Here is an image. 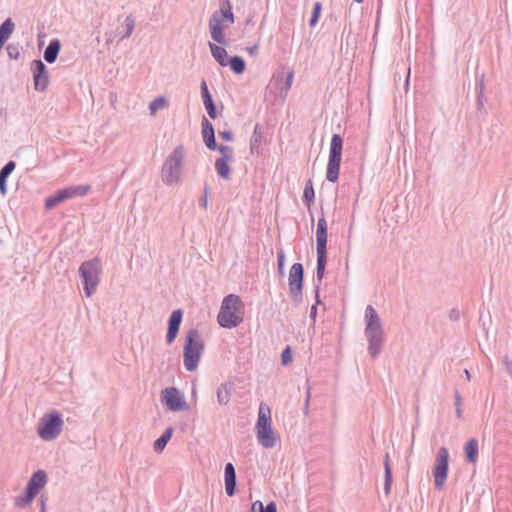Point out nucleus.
<instances>
[{
	"mask_svg": "<svg viewBox=\"0 0 512 512\" xmlns=\"http://www.w3.org/2000/svg\"><path fill=\"white\" fill-rule=\"evenodd\" d=\"M365 338L368 341V353L372 358H376L382 348L384 331L381 319L372 305L365 309Z\"/></svg>",
	"mask_w": 512,
	"mask_h": 512,
	"instance_id": "1",
	"label": "nucleus"
},
{
	"mask_svg": "<svg viewBox=\"0 0 512 512\" xmlns=\"http://www.w3.org/2000/svg\"><path fill=\"white\" fill-rule=\"evenodd\" d=\"M204 347V341L198 329L188 330L183 348V365L187 371L192 372L197 369Z\"/></svg>",
	"mask_w": 512,
	"mask_h": 512,
	"instance_id": "2",
	"label": "nucleus"
},
{
	"mask_svg": "<svg viewBox=\"0 0 512 512\" xmlns=\"http://www.w3.org/2000/svg\"><path fill=\"white\" fill-rule=\"evenodd\" d=\"M244 305L236 294H229L222 300L220 311L217 316L219 325L223 328L237 327L243 321L241 310Z\"/></svg>",
	"mask_w": 512,
	"mask_h": 512,
	"instance_id": "3",
	"label": "nucleus"
},
{
	"mask_svg": "<svg viewBox=\"0 0 512 512\" xmlns=\"http://www.w3.org/2000/svg\"><path fill=\"white\" fill-rule=\"evenodd\" d=\"M185 153L184 146L178 145L167 156L161 168V179L164 184L171 186L181 181Z\"/></svg>",
	"mask_w": 512,
	"mask_h": 512,
	"instance_id": "4",
	"label": "nucleus"
},
{
	"mask_svg": "<svg viewBox=\"0 0 512 512\" xmlns=\"http://www.w3.org/2000/svg\"><path fill=\"white\" fill-rule=\"evenodd\" d=\"M220 9L212 14L209 20L211 38L221 45H226L223 22L234 23V14L230 0H219Z\"/></svg>",
	"mask_w": 512,
	"mask_h": 512,
	"instance_id": "5",
	"label": "nucleus"
},
{
	"mask_svg": "<svg viewBox=\"0 0 512 512\" xmlns=\"http://www.w3.org/2000/svg\"><path fill=\"white\" fill-rule=\"evenodd\" d=\"M271 410L265 403H260L258 409V419L256 422V436L258 442L267 449L275 447L277 437L271 425Z\"/></svg>",
	"mask_w": 512,
	"mask_h": 512,
	"instance_id": "6",
	"label": "nucleus"
},
{
	"mask_svg": "<svg viewBox=\"0 0 512 512\" xmlns=\"http://www.w3.org/2000/svg\"><path fill=\"white\" fill-rule=\"evenodd\" d=\"M101 264L98 258L84 261L79 267V275L83 280L84 292L90 297L100 282Z\"/></svg>",
	"mask_w": 512,
	"mask_h": 512,
	"instance_id": "7",
	"label": "nucleus"
},
{
	"mask_svg": "<svg viewBox=\"0 0 512 512\" xmlns=\"http://www.w3.org/2000/svg\"><path fill=\"white\" fill-rule=\"evenodd\" d=\"M63 424L62 414L58 411L46 413L40 420L38 435L44 441L55 440L61 434Z\"/></svg>",
	"mask_w": 512,
	"mask_h": 512,
	"instance_id": "8",
	"label": "nucleus"
},
{
	"mask_svg": "<svg viewBox=\"0 0 512 512\" xmlns=\"http://www.w3.org/2000/svg\"><path fill=\"white\" fill-rule=\"evenodd\" d=\"M343 139L339 134H333L330 142L326 179L335 183L339 177Z\"/></svg>",
	"mask_w": 512,
	"mask_h": 512,
	"instance_id": "9",
	"label": "nucleus"
},
{
	"mask_svg": "<svg viewBox=\"0 0 512 512\" xmlns=\"http://www.w3.org/2000/svg\"><path fill=\"white\" fill-rule=\"evenodd\" d=\"M449 469V451L445 446L438 449L435 465L433 468V477L435 489L440 491L443 489L448 476Z\"/></svg>",
	"mask_w": 512,
	"mask_h": 512,
	"instance_id": "10",
	"label": "nucleus"
},
{
	"mask_svg": "<svg viewBox=\"0 0 512 512\" xmlns=\"http://www.w3.org/2000/svg\"><path fill=\"white\" fill-rule=\"evenodd\" d=\"M304 277V268L301 263H294L289 272V291L292 301L299 304L302 300V285Z\"/></svg>",
	"mask_w": 512,
	"mask_h": 512,
	"instance_id": "11",
	"label": "nucleus"
},
{
	"mask_svg": "<svg viewBox=\"0 0 512 512\" xmlns=\"http://www.w3.org/2000/svg\"><path fill=\"white\" fill-rule=\"evenodd\" d=\"M161 402L171 411L188 409L183 393L175 387H169L161 392Z\"/></svg>",
	"mask_w": 512,
	"mask_h": 512,
	"instance_id": "12",
	"label": "nucleus"
},
{
	"mask_svg": "<svg viewBox=\"0 0 512 512\" xmlns=\"http://www.w3.org/2000/svg\"><path fill=\"white\" fill-rule=\"evenodd\" d=\"M31 70L33 72L35 90L45 91L49 84V73L46 65L41 60H33Z\"/></svg>",
	"mask_w": 512,
	"mask_h": 512,
	"instance_id": "13",
	"label": "nucleus"
},
{
	"mask_svg": "<svg viewBox=\"0 0 512 512\" xmlns=\"http://www.w3.org/2000/svg\"><path fill=\"white\" fill-rule=\"evenodd\" d=\"M182 317L183 312L181 309L174 310L171 313L168 321V329L166 334V342L168 344L173 343L174 340L176 339L181 325Z\"/></svg>",
	"mask_w": 512,
	"mask_h": 512,
	"instance_id": "14",
	"label": "nucleus"
},
{
	"mask_svg": "<svg viewBox=\"0 0 512 512\" xmlns=\"http://www.w3.org/2000/svg\"><path fill=\"white\" fill-rule=\"evenodd\" d=\"M316 243L317 253H327V221L324 216L317 221Z\"/></svg>",
	"mask_w": 512,
	"mask_h": 512,
	"instance_id": "15",
	"label": "nucleus"
},
{
	"mask_svg": "<svg viewBox=\"0 0 512 512\" xmlns=\"http://www.w3.org/2000/svg\"><path fill=\"white\" fill-rule=\"evenodd\" d=\"M47 483V474L44 470H38L29 479L26 490L33 495H37L41 488Z\"/></svg>",
	"mask_w": 512,
	"mask_h": 512,
	"instance_id": "16",
	"label": "nucleus"
},
{
	"mask_svg": "<svg viewBox=\"0 0 512 512\" xmlns=\"http://www.w3.org/2000/svg\"><path fill=\"white\" fill-rule=\"evenodd\" d=\"M202 137L206 147L209 150H216L217 143L212 123L205 117H202Z\"/></svg>",
	"mask_w": 512,
	"mask_h": 512,
	"instance_id": "17",
	"label": "nucleus"
},
{
	"mask_svg": "<svg viewBox=\"0 0 512 512\" xmlns=\"http://www.w3.org/2000/svg\"><path fill=\"white\" fill-rule=\"evenodd\" d=\"M200 88L204 107L209 117L215 119L217 117V109L205 80H202Z\"/></svg>",
	"mask_w": 512,
	"mask_h": 512,
	"instance_id": "18",
	"label": "nucleus"
},
{
	"mask_svg": "<svg viewBox=\"0 0 512 512\" xmlns=\"http://www.w3.org/2000/svg\"><path fill=\"white\" fill-rule=\"evenodd\" d=\"M225 491L228 496H233L236 490V471L232 463H227L224 470Z\"/></svg>",
	"mask_w": 512,
	"mask_h": 512,
	"instance_id": "19",
	"label": "nucleus"
},
{
	"mask_svg": "<svg viewBox=\"0 0 512 512\" xmlns=\"http://www.w3.org/2000/svg\"><path fill=\"white\" fill-rule=\"evenodd\" d=\"M326 263H327V253H317L316 280H317L318 284L316 285V289H315L316 304H318L320 302L319 286L324 277Z\"/></svg>",
	"mask_w": 512,
	"mask_h": 512,
	"instance_id": "20",
	"label": "nucleus"
},
{
	"mask_svg": "<svg viewBox=\"0 0 512 512\" xmlns=\"http://www.w3.org/2000/svg\"><path fill=\"white\" fill-rule=\"evenodd\" d=\"M72 198L71 196V193L69 191V188H64V189H61V190H58L55 194H53L52 196L46 198L45 200V207L46 209H52L54 208L56 205H58L59 203L65 201V200H68Z\"/></svg>",
	"mask_w": 512,
	"mask_h": 512,
	"instance_id": "21",
	"label": "nucleus"
},
{
	"mask_svg": "<svg viewBox=\"0 0 512 512\" xmlns=\"http://www.w3.org/2000/svg\"><path fill=\"white\" fill-rule=\"evenodd\" d=\"M263 141V132L262 127L259 124H256L253 130V134L250 139V153L252 155L260 154V146Z\"/></svg>",
	"mask_w": 512,
	"mask_h": 512,
	"instance_id": "22",
	"label": "nucleus"
},
{
	"mask_svg": "<svg viewBox=\"0 0 512 512\" xmlns=\"http://www.w3.org/2000/svg\"><path fill=\"white\" fill-rule=\"evenodd\" d=\"M233 391V384L230 382L222 383L216 391L217 402L219 405H227L230 401L231 394Z\"/></svg>",
	"mask_w": 512,
	"mask_h": 512,
	"instance_id": "23",
	"label": "nucleus"
},
{
	"mask_svg": "<svg viewBox=\"0 0 512 512\" xmlns=\"http://www.w3.org/2000/svg\"><path fill=\"white\" fill-rule=\"evenodd\" d=\"M60 49H61L60 41L58 39L51 40L44 51L45 61L50 64L54 63L58 57Z\"/></svg>",
	"mask_w": 512,
	"mask_h": 512,
	"instance_id": "24",
	"label": "nucleus"
},
{
	"mask_svg": "<svg viewBox=\"0 0 512 512\" xmlns=\"http://www.w3.org/2000/svg\"><path fill=\"white\" fill-rule=\"evenodd\" d=\"M16 164L14 161H8L0 170V193L5 195L7 192L6 181L9 175L14 171Z\"/></svg>",
	"mask_w": 512,
	"mask_h": 512,
	"instance_id": "25",
	"label": "nucleus"
},
{
	"mask_svg": "<svg viewBox=\"0 0 512 512\" xmlns=\"http://www.w3.org/2000/svg\"><path fill=\"white\" fill-rule=\"evenodd\" d=\"M464 452L468 463L474 464L478 458V441L475 438H471L467 441L464 446Z\"/></svg>",
	"mask_w": 512,
	"mask_h": 512,
	"instance_id": "26",
	"label": "nucleus"
},
{
	"mask_svg": "<svg viewBox=\"0 0 512 512\" xmlns=\"http://www.w3.org/2000/svg\"><path fill=\"white\" fill-rule=\"evenodd\" d=\"M209 48L212 56L219 63V65L223 67L228 65L227 51L225 50V48L213 43H209Z\"/></svg>",
	"mask_w": 512,
	"mask_h": 512,
	"instance_id": "27",
	"label": "nucleus"
},
{
	"mask_svg": "<svg viewBox=\"0 0 512 512\" xmlns=\"http://www.w3.org/2000/svg\"><path fill=\"white\" fill-rule=\"evenodd\" d=\"M230 160L224 159H216L215 161V170L218 176L224 180L230 179L231 176V168L229 166Z\"/></svg>",
	"mask_w": 512,
	"mask_h": 512,
	"instance_id": "28",
	"label": "nucleus"
},
{
	"mask_svg": "<svg viewBox=\"0 0 512 512\" xmlns=\"http://www.w3.org/2000/svg\"><path fill=\"white\" fill-rule=\"evenodd\" d=\"M172 434H173V428L172 427L167 428L163 432V434L158 439L155 440V442L153 444L154 450L156 452L163 451V449L165 448V446L167 445V443L171 439Z\"/></svg>",
	"mask_w": 512,
	"mask_h": 512,
	"instance_id": "29",
	"label": "nucleus"
},
{
	"mask_svg": "<svg viewBox=\"0 0 512 512\" xmlns=\"http://www.w3.org/2000/svg\"><path fill=\"white\" fill-rule=\"evenodd\" d=\"M384 493L386 495H389L391 486H392V470L389 464V455L388 453L385 454L384 459Z\"/></svg>",
	"mask_w": 512,
	"mask_h": 512,
	"instance_id": "30",
	"label": "nucleus"
},
{
	"mask_svg": "<svg viewBox=\"0 0 512 512\" xmlns=\"http://www.w3.org/2000/svg\"><path fill=\"white\" fill-rule=\"evenodd\" d=\"M228 64L233 72L236 74H241L244 72L246 68V63L244 59L240 56H233L228 60Z\"/></svg>",
	"mask_w": 512,
	"mask_h": 512,
	"instance_id": "31",
	"label": "nucleus"
},
{
	"mask_svg": "<svg viewBox=\"0 0 512 512\" xmlns=\"http://www.w3.org/2000/svg\"><path fill=\"white\" fill-rule=\"evenodd\" d=\"M121 27L123 28V35L121 36L120 41L127 39L131 36L135 28V20L131 15H129L125 18Z\"/></svg>",
	"mask_w": 512,
	"mask_h": 512,
	"instance_id": "32",
	"label": "nucleus"
},
{
	"mask_svg": "<svg viewBox=\"0 0 512 512\" xmlns=\"http://www.w3.org/2000/svg\"><path fill=\"white\" fill-rule=\"evenodd\" d=\"M314 188L311 180H308L305 184L303 191V201L309 207L314 201Z\"/></svg>",
	"mask_w": 512,
	"mask_h": 512,
	"instance_id": "33",
	"label": "nucleus"
},
{
	"mask_svg": "<svg viewBox=\"0 0 512 512\" xmlns=\"http://www.w3.org/2000/svg\"><path fill=\"white\" fill-rule=\"evenodd\" d=\"M34 498H35V495L31 494L30 492H28L26 490L24 495H19L15 498V502H14L15 507L25 508L33 501Z\"/></svg>",
	"mask_w": 512,
	"mask_h": 512,
	"instance_id": "34",
	"label": "nucleus"
},
{
	"mask_svg": "<svg viewBox=\"0 0 512 512\" xmlns=\"http://www.w3.org/2000/svg\"><path fill=\"white\" fill-rule=\"evenodd\" d=\"M167 105H168L167 100L164 97L159 96L150 102V104H149L150 113L152 115H154L158 110L163 109Z\"/></svg>",
	"mask_w": 512,
	"mask_h": 512,
	"instance_id": "35",
	"label": "nucleus"
},
{
	"mask_svg": "<svg viewBox=\"0 0 512 512\" xmlns=\"http://www.w3.org/2000/svg\"><path fill=\"white\" fill-rule=\"evenodd\" d=\"M216 149L221 154V157H219L218 159H224V160L233 161L234 150H233V148L231 146L221 144V145H217Z\"/></svg>",
	"mask_w": 512,
	"mask_h": 512,
	"instance_id": "36",
	"label": "nucleus"
},
{
	"mask_svg": "<svg viewBox=\"0 0 512 512\" xmlns=\"http://www.w3.org/2000/svg\"><path fill=\"white\" fill-rule=\"evenodd\" d=\"M71 193L72 198L75 196H84L90 190V186L88 185H74L68 187Z\"/></svg>",
	"mask_w": 512,
	"mask_h": 512,
	"instance_id": "37",
	"label": "nucleus"
},
{
	"mask_svg": "<svg viewBox=\"0 0 512 512\" xmlns=\"http://www.w3.org/2000/svg\"><path fill=\"white\" fill-rule=\"evenodd\" d=\"M7 55L10 59H18L20 56V46L19 44H8L6 47Z\"/></svg>",
	"mask_w": 512,
	"mask_h": 512,
	"instance_id": "38",
	"label": "nucleus"
},
{
	"mask_svg": "<svg viewBox=\"0 0 512 512\" xmlns=\"http://www.w3.org/2000/svg\"><path fill=\"white\" fill-rule=\"evenodd\" d=\"M320 11H321V3L316 2L314 4L312 15H311V18L309 21L310 26H314L317 23L319 16H320Z\"/></svg>",
	"mask_w": 512,
	"mask_h": 512,
	"instance_id": "39",
	"label": "nucleus"
},
{
	"mask_svg": "<svg viewBox=\"0 0 512 512\" xmlns=\"http://www.w3.org/2000/svg\"><path fill=\"white\" fill-rule=\"evenodd\" d=\"M281 361L283 365H287L292 361V351L289 346H287L281 354Z\"/></svg>",
	"mask_w": 512,
	"mask_h": 512,
	"instance_id": "40",
	"label": "nucleus"
},
{
	"mask_svg": "<svg viewBox=\"0 0 512 512\" xmlns=\"http://www.w3.org/2000/svg\"><path fill=\"white\" fill-rule=\"evenodd\" d=\"M455 412H456L457 418L462 417L461 396L458 391L455 392Z\"/></svg>",
	"mask_w": 512,
	"mask_h": 512,
	"instance_id": "41",
	"label": "nucleus"
},
{
	"mask_svg": "<svg viewBox=\"0 0 512 512\" xmlns=\"http://www.w3.org/2000/svg\"><path fill=\"white\" fill-rule=\"evenodd\" d=\"M478 88H479V92H478V104L479 105H483V101H482V98L484 96V80H483V77L480 79L479 83H478Z\"/></svg>",
	"mask_w": 512,
	"mask_h": 512,
	"instance_id": "42",
	"label": "nucleus"
},
{
	"mask_svg": "<svg viewBox=\"0 0 512 512\" xmlns=\"http://www.w3.org/2000/svg\"><path fill=\"white\" fill-rule=\"evenodd\" d=\"M219 137L225 141H231L233 139V133L230 130L220 131Z\"/></svg>",
	"mask_w": 512,
	"mask_h": 512,
	"instance_id": "43",
	"label": "nucleus"
},
{
	"mask_svg": "<svg viewBox=\"0 0 512 512\" xmlns=\"http://www.w3.org/2000/svg\"><path fill=\"white\" fill-rule=\"evenodd\" d=\"M207 197H208V188L205 187L204 188V193H203V196L201 197L200 199V205L206 210L207 209V206H208V200H207Z\"/></svg>",
	"mask_w": 512,
	"mask_h": 512,
	"instance_id": "44",
	"label": "nucleus"
},
{
	"mask_svg": "<svg viewBox=\"0 0 512 512\" xmlns=\"http://www.w3.org/2000/svg\"><path fill=\"white\" fill-rule=\"evenodd\" d=\"M47 496L42 494L39 498L40 512H46Z\"/></svg>",
	"mask_w": 512,
	"mask_h": 512,
	"instance_id": "45",
	"label": "nucleus"
},
{
	"mask_svg": "<svg viewBox=\"0 0 512 512\" xmlns=\"http://www.w3.org/2000/svg\"><path fill=\"white\" fill-rule=\"evenodd\" d=\"M293 77H294V73L292 71H290L286 77V82H285V90H289L291 85H292V81H293Z\"/></svg>",
	"mask_w": 512,
	"mask_h": 512,
	"instance_id": "46",
	"label": "nucleus"
},
{
	"mask_svg": "<svg viewBox=\"0 0 512 512\" xmlns=\"http://www.w3.org/2000/svg\"><path fill=\"white\" fill-rule=\"evenodd\" d=\"M256 508H258L260 512L266 510V507H264L263 503L260 500H257L252 504V512H256Z\"/></svg>",
	"mask_w": 512,
	"mask_h": 512,
	"instance_id": "47",
	"label": "nucleus"
},
{
	"mask_svg": "<svg viewBox=\"0 0 512 512\" xmlns=\"http://www.w3.org/2000/svg\"><path fill=\"white\" fill-rule=\"evenodd\" d=\"M262 512H277V506L274 501L269 502L266 505V510H263Z\"/></svg>",
	"mask_w": 512,
	"mask_h": 512,
	"instance_id": "48",
	"label": "nucleus"
},
{
	"mask_svg": "<svg viewBox=\"0 0 512 512\" xmlns=\"http://www.w3.org/2000/svg\"><path fill=\"white\" fill-rule=\"evenodd\" d=\"M284 260H285V255L283 252H280L278 254V266H279V269L282 270L283 269V265H284Z\"/></svg>",
	"mask_w": 512,
	"mask_h": 512,
	"instance_id": "49",
	"label": "nucleus"
},
{
	"mask_svg": "<svg viewBox=\"0 0 512 512\" xmlns=\"http://www.w3.org/2000/svg\"><path fill=\"white\" fill-rule=\"evenodd\" d=\"M450 319L456 321L459 319V311L456 309H452L450 312Z\"/></svg>",
	"mask_w": 512,
	"mask_h": 512,
	"instance_id": "50",
	"label": "nucleus"
},
{
	"mask_svg": "<svg viewBox=\"0 0 512 512\" xmlns=\"http://www.w3.org/2000/svg\"><path fill=\"white\" fill-rule=\"evenodd\" d=\"M317 314V306L314 304L310 309V318L315 320Z\"/></svg>",
	"mask_w": 512,
	"mask_h": 512,
	"instance_id": "51",
	"label": "nucleus"
},
{
	"mask_svg": "<svg viewBox=\"0 0 512 512\" xmlns=\"http://www.w3.org/2000/svg\"><path fill=\"white\" fill-rule=\"evenodd\" d=\"M258 50V46H253L248 49L250 54H254Z\"/></svg>",
	"mask_w": 512,
	"mask_h": 512,
	"instance_id": "52",
	"label": "nucleus"
},
{
	"mask_svg": "<svg viewBox=\"0 0 512 512\" xmlns=\"http://www.w3.org/2000/svg\"><path fill=\"white\" fill-rule=\"evenodd\" d=\"M309 400H310V390L307 391L306 403H305L306 409H308Z\"/></svg>",
	"mask_w": 512,
	"mask_h": 512,
	"instance_id": "53",
	"label": "nucleus"
},
{
	"mask_svg": "<svg viewBox=\"0 0 512 512\" xmlns=\"http://www.w3.org/2000/svg\"><path fill=\"white\" fill-rule=\"evenodd\" d=\"M464 374H465L466 379L469 381L471 379L470 372L467 369H465Z\"/></svg>",
	"mask_w": 512,
	"mask_h": 512,
	"instance_id": "54",
	"label": "nucleus"
},
{
	"mask_svg": "<svg viewBox=\"0 0 512 512\" xmlns=\"http://www.w3.org/2000/svg\"><path fill=\"white\" fill-rule=\"evenodd\" d=\"M356 3L360 4L362 3L364 0H354Z\"/></svg>",
	"mask_w": 512,
	"mask_h": 512,
	"instance_id": "55",
	"label": "nucleus"
},
{
	"mask_svg": "<svg viewBox=\"0 0 512 512\" xmlns=\"http://www.w3.org/2000/svg\"><path fill=\"white\" fill-rule=\"evenodd\" d=\"M408 83H409V80H408V78H407V79H406V83H405V84H406V86H408Z\"/></svg>",
	"mask_w": 512,
	"mask_h": 512,
	"instance_id": "56",
	"label": "nucleus"
}]
</instances>
